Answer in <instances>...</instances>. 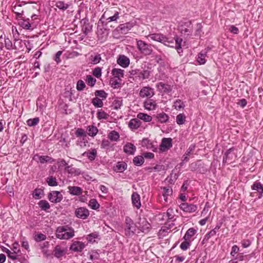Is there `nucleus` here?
Returning <instances> with one entry per match:
<instances>
[{
	"instance_id": "obj_59",
	"label": "nucleus",
	"mask_w": 263,
	"mask_h": 263,
	"mask_svg": "<svg viewBox=\"0 0 263 263\" xmlns=\"http://www.w3.org/2000/svg\"><path fill=\"white\" fill-rule=\"evenodd\" d=\"M190 246V241L184 240V241L181 243L180 247L182 250L185 251L189 248Z\"/></svg>"
},
{
	"instance_id": "obj_15",
	"label": "nucleus",
	"mask_w": 263,
	"mask_h": 263,
	"mask_svg": "<svg viewBox=\"0 0 263 263\" xmlns=\"http://www.w3.org/2000/svg\"><path fill=\"white\" fill-rule=\"evenodd\" d=\"M76 216L83 219H86L89 215L88 210L84 208H80L75 211Z\"/></svg>"
},
{
	"instance_id": "obj_64",
	"label": "nucleus",
	"mask_w": 263,
	"mask_h": 263,
	"mask_svg": "<svg viewBox=\"0 0 263 263\" xmlns=\"http://www.w3.org/2000/svg\"><path fill=\"white\" fill-rule=\"evenodd\" d=\"M92 74L96 77L99 78L101 76V68L100 67L95 68L92 71Z\"/></svg>"
},
{
	"instance_id": "obj_35",
	"label": "nucleus",
	"mask_w": 263,
	"mask_h": 263,
	"mask_svg": "<svg viewBox=\"0 0 263 263\" xmlns=\"http://www.w3.org/2000/svg\"><path fill=\"white\" fill-rule=\"evenodd\" d=\"M137 118L139 120H141L146 122H150L152 120V117L151 116L143 112L138 114Z\"/></svg>"
},
{
	"instance_id": "obj_56",
	"label": "nucleus",
	"mask_w": 263,
	"mask_h": 263,
	"mask_svg": "<svg viewBox=\"0 0 263 263\" xmlns=\"http://www.w3.org/2000/svg\"><path fill=\"white\" fill-rule=\"evenodd\" d=\"M219 226H216L215 229L212 230L205 235V238L207 239H209L211 237L215 236L217 233V231L219 229Z\"/></svg>"
},
{
	"instance_id": "obj_29",
	"label": "nucleus",
	"mask_w": 263,
	"mask_h": 263,
	"mask_svg": "<svg viewBox=\"0 0 263 263\" xmlns=\"http://www.w3.org/2000/svg\"><path fill=\"white\" fill-rule=\"evenodd\" d=\"M21 25L24 29H28V30L33 29V27L35 26V25L34 24V22H31L30 21L29 18H27L26 20H23L21 22Z\"/></svg>"
},
{
	"instance_id": "obj_61",
	"label": "nucleus",
	"mask_w": 263,
	"mask_h": 263,
	"mask_svg": "<svg viewBox=\"0 0 263 263\" xmlns=\"http://www.w3.org/2000/svg\"><path fill=\"white\" fill-rule=\"evenodd\" d=\"M85 87V84L82 80H80L77 82V89L78 91L83 90Z\"/></svg>"
},
{
	"instance_id": "obj_63",
	"label": "nucleus",
	"mask_w": 263,
	"mask_h": 263,
	"mask_svg": "<svg viewBox=\"0 0 263 263\" xmlns=\"http://www.w3.org/2000/svg\"><path fill=\"white\" fill-rule=\"evenodd\" d=\"M46 235L42 233L36 234L34 237L35 240L37 242L44 240L46 239Z\"/></svg>"
},
{
	"instance_id": "obj_17",
	"label": "nucleus",
	"mask_w": 263,
	"mask_h": 263,
	"mask_svg": "<svg viewBox=\"0 0 263 263\" xmlns=\"http://www.w3.org/2000/svg\"><path fill=\"white\" fill-rule=\"evenodd\" d=\"M157 106V103L153 99H147L144 102V107L148 110H154Z\"/></svg>"
},
{
	"instance_id": "obj_36",
	"label": "nucleus",
	"mask_w": 263,
	"mask_h": 263,
	"mask_svg": "<svg viewBox=\"0 0 263 263\" xmlns=\"http://www.w3.org/2000/svg\"><path fill=\"white\" fill-rule=\"evenodd\" d=\"M87 134L91 137L95 136L98 132V129L94 125H89L87 127Z\"/></svg>"
},
{
	"instance_id": "obj_31",
	"label": "nucleus",
	"mask_w": 263,
	"mask_h": 263,
	"mask_svg": "<svg viewBox=\"0 0 263 263\" xmlns=\"http://www.w3.org/2000/svg\"><path fill=\"white\" fill-rule=\"evenodd\" d=\"M66 253V250L60 246H57L54 249V255L57 258H60Z\"/></svg>"
},
{
	"instance_id": "obj_20",
	"label": "nucleus",
	"mask_w": 263,
	"mask_h": 263,
	"mask_svg": "<svg viewBox=\"0 0 263 263\" xmlns=\"http://www.w3.org/2000/svg\"><path fill=\"white\" fill-rule=\"evenodd\" d=\"M128 127L132 130L137 129L141 125V122L138 118L131 119L128 123Z\"/></svg>"
},
{
	"instance_id": "obj_41",
	"label": "nucleus",
	"mask_w": 263,
	"mask_h": 263,
	"mask_svg": "<svg viewBox=\"0 0 263 263\" xmlns=\"http://www.w3.org/2000/svg\"><path fill=\"white\" fill-rule=\"evenodd\" d=\"M55 6L59 9L65 10L69 7V5L65 3L63 1H59L56 3Z\"/></svg>"
},
{
	"instance_id": "obj_54",
	"label": "nucleus",
	"mask_w": 263,
	"mask_h": 263,
	"mask_svg": "<svg viewBox=\"0 0 263 263\" xmlns=\"http://www.w3.org/2000/svg\"><path fill=\"white\" fill-rule=\"evenodd\" d=\"M119 18V13L116 11L112 16H109L106 18V23L111 22H116Z\"/></svg>"
},
{
	"instance_id": "obj_2",
	"label": "nucleus",
	"mask_w": 263,
	"mask_h": 263,
	"mask_svg": "<svg viewBox=\"0 0 263 263\" xmlns=\"http://www.w3.org/2000/svg\"><path fill=\"white\" fill-rule=\"evenodd\" d=\"M125 234L127 236H133L135 232L136 231V226L133 220L129 217L125 218Z\"/></svg>"
},
{
	"instance_id": "obj_46",
	"label": "nucleus",
	"mask_w": 263,
	"mask_h": 263,
	"mask_svg": "<svg viewBox=\"0 0 263 263\" xmlns=\"http://www.w3.org/2000/svg\"><path fill=\"white\" fill-rule=\"evenodd\" d=\"M89 206L93 210H97L99 208L100 204L96 199H91L89 202Z\"/></svg>"
},
{
	"instance_id": "obj_4",
	"label": "nucleus",
	"mask_w": 263,
	"mask_h": 263,
	"mask_svg": "<svg viewBox=\"0 0 263 263\" xmlns=\"http://www.w3.org/2000/svg\"><path fill=\"white\" fill-rule=\"evenodd\" d=\"M137 46L140 52L145 55H150L153 52L152 45L142 40H137Z\"/></svg>"
},
{
	"instance_id": "obj_12",
	"label": "nucleus",
	"mask_w": 263,
	"mask_h": 263,
	"mask_svg": "<svg viewBox=\"0 0 263 263\" xmlns=\"http://www.w3.org/2000/svg\"><path fill=\"white\" fill-rule=\"evenodd\" d=\"M181 36L184 37H187L189 35L192 34V26L191 24L189 25H181L179 28Z\"/></svg>"
},
{
	"instance_id": "obj_5",
	"label": "nucleus",
	"mask_w": 263,
	"mask_h": 263,
	"mask_svg": "<svg viewBox=\"0 0 263 263\" xmlns=\"http://www.w3.org/2000/svg\"><path fill=\"white\" fill-rule=\"evenodd\" d=\"M132 27L133 25L130 23L121 24L114 30L113 34L116 36L119 34H126Z\"/></svg>"
},
{
	"instance_id": "obj_40",
	"label": "nucleus",
	"mask_w": 263,
	"mask_h": 263,
	"mask_svg": "<svg viewBox=\"0 0 263 263\" xmlns=\"http://www.w3.org/2000/svg\"><path fill=\"white\" fill-rule=\"evenodd\" d=\"M108 138L113 141H117L120 137L119 134L118 132L112 130L108 134Z\"/></svg>"
},
{
	"instance_id": "obj_18",
	"label": "nucleus",
	"mask_w": 263,
	"mask_h": 263,
	"mask_svg": "<svg viewBox=\"0 0 263 263\" xmlns=\"http://www.w3.org/2000/svg\"><path fill=\"white\" fill-rule=\"evenodd\" d=\"M129 59L124 55H120L117 59V63L123 68H126L129 64Z\"/></svg>"
},
{
	"instance_id": "obj_7",
	"label": "nucleus",
	"mask_w": 263,
	"mask_h": 263,
	"mask_svg": "<svg viewBox=\"0 0 263 263\" xmlns=\"http://www.w3.org/2000/svg\"><path fill=\"white\" fill-rule=\"evenodd\" d=\"M172 139L163 138L160 145L159 149L161 152H165L172 147Z\"/></svg>"
},
{
	"instance_id": "obj_48",
	"label": "nucleus",
	"mask_w": 263,
	"mask_h": 263,
	"mask_svg": "<svg viewBox=\"0 0 263 263\" xmlns=\"http://www.w3.org/2000/svg\"><path fill=\"white\" fill-rule=\"evenodd\" d=\"M185 116L183 114H179L176 117V122L179 125L183 124L185 121Z\"/></svg>"
},
{
	"instance_id": "obj_58",
	"label": "nucleus",
	"mask_w": 263,
	"mask_h": 263,
	"mask_svg": "<svg viewBox=\"0 0 263 263\" xmlns=\"http://www.w3.org/2000/svg\"><path fill=\"white\" fill-rule=\"evenodd\" d=\"M121 82V81L119 80L112 78L110 80V84L112 87L115 88L119 86Z\"/></svg>"
},
{
	"instance_id": "obj_55",
	"label": "nucleus",
	"mask_w": 263,
	"mask_h": 263,
	"mask_svg": "<svg viewBox=\"0 0 263 263\" xmlns=\"http://www.w3.org/2000/svg\"><path fill=\"white\" fill-rule=\"evenodd\" d=\"M91 63L93 64H97L99 63L101 60V57L100 54H96L93 55H91L90 57Z\"/></svg>"
},
{
	"instance_id": "obj_42",
	"label": "nucleus",
	"mask_w": 263,
	"mask_h": 263,
	"mask_svg": "<svg viewBox=\"0 0 263 263\" xmlns=\"http://www.w3.org/2000/svg\"><path fill=\"white\" fill-rule=\"evenodd\" d=\"M173 106L176 109L180 110L181 108H184L185 105L181 100L178 99L174 102Z\"/></svg>"
},
{
	"instance_id": "obj_60",
	"label": "nucleus",
	"mask_w": 263,
	"mask_h": 263,
	"mask_svg": "<svg viewBox=\"0 0 263 263\" xmlns=\"http://www.w3.org/2000/svg\"><path fill=\"white\" fill-rule=\"evenodd\" d=\"M95 96L97 97H100V98H102V99H106L107 94L104 91V90H96L95 91Z\"/></svg>"
},
{
	"instance_id": "obj_57",
	"label": "nucleus",
	"mask_w": 263,
	"mask_h": 263,
	"mask_svg": "<svg viewBox=\"0 0 263 263\" xmlns=\"http://www.w3.org/2000/svg\"><path fill=\"white\" fill-rule=\"evenodd\" d=\"M163 196L165 198V200H166L165 198L171 195L173 193V191L170 187H164L163 188Z\"/></svg>"
},
{
	"instance_id": "obj_11",
	"label": "nucleus",
	"mask_w": 263,
	"mask_h": 263,
	"mask_svg": "<svg viewBox=\"0 0 263 263\" xmlns=\"http://www.w3.org/2000/svg\"><path fill=\"white\" fill-rule=\"evenodd\" d=\"M4 45H5L4 46L7 50H14V49H16L17 48L16 44L18 42L20 43L18 40L15 39L14 40V43L13 44L12 41L8 37H6V36L4 37Z\"/></svg>"
},
{
	"instance_id": "obj_38",
	"label": "nucleus",
	"mask_w": 263,
	"mask_h": 263,
	"mask_svg": "<svg viewBox=\"0 0 263 263\" xmlns=\"http://www.w3.org/2000/svg\"><path fill=\"white\" fill-rule=\"evenodd\" d=\"M3 252H5L7 254V255L9 258H11L12 260H16L17 259V255L14 252L10 251L8 249L4 247L2 249Z\"/></svg>"
},
{
	"instance_id": "obj_8",
	"label": "nucleus",
	"mask_w": 263,
	"mask_h": 263,
	"mask_svg": "<svg viewBox=\"0 0 263 263\" xmlns=\"http://www.w3.org/2000/svg\"><path fill=\"white\" fill-rule=\"evenodd\" d=\"M48 199L53 203H58L61 202L63 199V195L59 191H52L48 194Z\"/></svg>"
},
{
	"instance_id": "obj_28",
	"label": "nucleus",
	"mask_w": 263,
	"mask_h": 263,
	"mask_svg": "<svg viewBox=\"0 0 263 263\" xmlns=\"http://www.w3.org/2000/svg\"><path fill=\"white\" fill-rule=\"evenodd\" d=\"M165 36L161 33H153L149 34L147 37H149L151 40L163 43L164 41Z\"/></svg>"
},
{
	"instance_id": "obj_47",
	"label": "nucleus",
	"mask_w": 263,
	"mask_h": 263,
	"mask_svg": "<svg viewBox=\"0 0 263 263\" xmlns=\"http://www.w3.org/2000/svg\"><path fill=\"white\" fill-rule=\"evenodd\" d=\"M92 104L96 107H102L103 105V103L100 99L98 97H95L92 100Z\"/></svg>"
},
{
	"instance_id": "obj_19",
	"label": "nucleus",
	"mask_w": 263,
	"mask_h": 263,
	"mask_svg": "<svg viewBox=\"0 0 263 263\" xmlns=\"http://www.w3.org/2000/svg\"><path fill=\"white\" fill-rule=\"evenodd\" d=\"M111 74L114 78L122 81V79L124 77V71L120 68H113Z\"/></svg>"
},
{
	"instance_id": "obj_44",
	"label": "nucleus",
	"mask_w": 263,
	"mask_h": 263,
	"mask_svg": "<svg viewBox=\"0 0 263 263\" xmlns=\"http://www.w3.org/2000/svg\"><path fill=\"white\" fill-rule=\"evenodd\" d=\"M144 161V158L142 156H136L133 159L134 163L137 166L142 165Z\"/></svg>"
},
{
	"instance_id": "obj_33",
	"label": "nucleus",
	"mask_w": 263,
	"mask_h": 263,
	"mask_svg": "<svg viewBox=\"0 0 263 263\" xmlns=\"http://www.w3.org/2000/svg\"><path fill=\"white\" fill-rule=\"evenodd\" d=\"M156 118L160 123H164L168 121L169 117L166 114L161 112L157 115Z\"/></svg>"
},
{
	"instance_id": "obj_43",
	"label": "nucleus",
	"mask_w": 263,
	"mask_h": 263,
	"mask_svg": "<svg viewBox=\"0 0 263 263\" xmlns=\"http://www.w3.org/2000/svg\"><path fill=\"white\" fill-rule=\"evenodd\" d=\"M13 11L17 15L20 16L23 13V10L22 9V5L18 4L16 5L13 7Z\"/></svg>"
},
{
	"instance_id": "obj_53",
	"label": "nucleus",
	"mask_w": 263,
	"mask_h": 263,
	"mask_svg": "<svg viewBox=\"0 0 263 263\" xmlns=\"http://www.w3.org/2000/svg\"><path fill=\"white\" fill-rule=\"evenodd\" d=\"M252 189L256 190L259 193H262L263 192L262 185L258 182H255L253 184Z\"/></svg>"
},
{
	"instance_id": "obj_21",
	"label": "nucleus",
	"mask_w": 263,
	"mask_h": 263,
	"mask_svg": "<svg viewBox=\"0 0 263 263\" xmlns=\"http://www.w3.org/2000/svg\"><path fill=\"white\" fill-rule=\"evenodd\" d=\"M34 159L36 160L38 162L42 164L47 162L51 163L53 161L52 158L48 156H39L38 155H36L34 157Z\"/></svg>"
},
{
	"instance_id": "obj_10",
	"label": "nucleus",
	"mask_w": 263,
	"mask_h": 263,
	"mask_svg": "<svg viewBox=\"0 0 263 263\" xmlns=\"http://www.w3.org/2000/svg\"><path fill=\"white\" fill-rule=\"evenodd\" d=\"M154 95L155 91L154 89L148 86L143 87L139 92V95L142 98H151Z\"/></svg>"
},
{
	"instance_id": "obj_45",
	"label": "nucleus",
	"mask_w": 263,
	"mask_h": 263,
	"mask_svg": "<svg viewBox=\"0 0 263 263\" xmlns=\"http://www.w3.org/2000/svg\"><path fill=\"white\" fill-rule=\"evenodd\" d=\"M99 236L98 233L94 232L88 235L86 239L89 242L93 243L96 241L95 239L98 238Z\"/></svg>"
},
{
	"instance_id": "obj_3",
	"label": "nucleus",
	"mask_w": 263,
	"mask_h": 263,
	"mask_svg": "<svg viewBox=\"0 0 263 263\" xmlns=\"http://www.w3.org/2000/svg\"><path fill=\"white\" fill-rule=\"evenodd\" d=\"M164 40V41L163 42V44L170 47H175L178 53H180L179 50L181 48V43L182 42V39L181 38H180L178 36H176L175 37V42H174L173 39H168L165 36V39Z\"/></svg>"
},
{
	"instance_id": "obj_50",
	"label": "nucleus",
	"mask_w": 263,
	"mask_h": 263,
	"mask_svg": "<svg viewBox=\"0 0 263 263\" xmlns=\"http://www.w3.org/2000/svg\"><path fill=\"white\" fill-rule=\"evenodd\" d=\"M47 182L49 186H54L58 185L55 177L50 176L47 178Z\"/></svg>"
},
{
	"instance_id": "obj_49",
	"label": "nucleus",
	"mask_w": 263,
	"mask_h": 263,
	"mask_svg": "<svg viewBox=\"0 0 263 263\" xmlns=\"http://www.w3.org/2000/svg\"><path fill=\"white\" fill-rule=\"evenodd\" d=\"M109 115L102 110H99L97 112V118L99 120L107 119Z\"/></svg>"
},
{
	"instance_id": "obj_16",
	"label": "nucleus",
	"mask_w": 263,
	"mask_h": 263,
	"mask_svg": "<svg viewBox=\"0 0 263 263\" xmlns=\"http://www.w3.org/2000/svg\"><path fill=\"white\" fill-rule=\"evenodd\" d=\"M85 247L84 243L81 241H74L71 245L70 249L74 252H81Z\"/></svg>"
},
{
	"instance_id": "obj_6",
	"label": "nucleus",
	"mask_w": 263,
	"mask_h": 263,
	"mask_svg": "<svg viewBox=\"0 0 263 263\" xmlns=\"http://www.w3.org/2000/svg\"><path fill=\"white\" fill-rule=\"evenodd\" d=\"M234 151V148H231L226 152L223 158V163H230L234 161L236 158V155L233 152Z\"/></svg>"
},
{
	"instance_id": "obj_22",
	"label": "nucleus",
	"mask_w": 263,
	"mask_h": 263,
	"mask_svg": "<svg viewBox=\"0 0 263 263\" xmlns=\"http://www.w3.org/2000/svg\"><path fill=\"white\" fill-rule=\"evenodd\" d=\"M208 53V50L205 49L201 50L198 54L197 57V62L199 65L204 64L206 62L205 57Z\"/></svg>"
},
{
	"instance_id": "obj_32",
	"label": "nucleus",
	"mask_w": 263,
	"mask_h": 263,
	"mask_svg": "<svg viewBox=\"0 0 263 263\" xmlns=\"http://www.w3.org/2000/svg\"><path fill=\"white\" fill-rule=\"evenodd\" d=\"M65 170L68 174L71 175H79L81 174V171L80 169L76 168L73 167L72 165H67L65 168Z\"/></svg>"
},
{
	"instance_id": "obj_62",
	"label": "nucleus",
	"mask_w": 263,
	"mask_h": 263,
	"mask_svg": "<svg viewBox=\"0 0 263 263\" xmlns=\"http://www.w3.org/2000/svg\"><path fill=\"white\" fill-rule=\"evenodd\" d=\"M149 76V72L147 70L139 72V77L142 79H147Z\"/></svg>"
},
{
	"instance_id": "obj_30",
	"label": "nucleus",
	"mask_w": 263,
	"mask_h": 263,
	"mask_svg": "<svg viewBox=\"0 0 263 263\" xmlns=\"http://www.w3.org/2000/svg\"><path fill=\"white\" fill-rule=\"evenodd\" d=\"M97 34L98 39L101 41V42H103L106 41L107 37L108 32L105 29L103 30L101 28L98 29Z\"/></svg>"
},
{
	"instance_id": "obj_23",
	"label": "nucleus",
	"mask_w": 263,
	"mask_h": 263,
	"mask_svg": "<svg viewBox=\"0 0 263 263\" xmlns=\"http://www.w3.org/2000/svg\"><path fill=\"white\" fill-rule=\"evenodd\" d=\"M68 189V192L72 195L80 196L83 192L82 189L79 186H69Z\"/></svg>"
},
{
	"instance_id": "obj_37",
	"label": "nucleus",
	"mask_w": 263,
	"mask_h": 263,
	"mask_svg": "<svg viewBox=\"0 0 263 263\" xmlns=\"http://www.w3.org/2000/svg\"><path fill=\"white\" fill-rule=\"evenodd\" d=\"M127 167V164L124 162H118L115 166V170L118 172H123Z\"/></svg>"
},
{
	"instance_id": "obj_24",
	"label": "nucleus",
	"mask_w": 263,
	"mask_h": 263,
	"mask_svg": "<svg viewBox=\"0 0 263 263\" xmlns=\"http://www.w3.org/2000/svg\"><path fill=\"white\" fill-rule=\"evenodd\" d=\"M97 155V151L95 148H91L90 150L85 152L83 153L82 156L86 157L90 161H93L95 159Z\"/></svg>"
},
{
	"instance_id": "obj_52",
	"label": "nucleus",
	"mask_w": 263,
	"mask_h": 263,
	"mask_svg": "<svg viewBox=\"0 0 263 263\" xmlns=\"http://www.w3.org/2000/svg\"><path fill=\"white\" fill-rule=\"evenodd\" d=\"M86 82L89 86H93L96 82V79L93 78L91 75H87L86 77Z\"/></svg>"
},
{
	"instance_id": "obj_1",
	"label": "nucleus",
	"mask_w": 263,
	"mask_h": 263,
	"mask_svg": "<svg viewBox=\"0 0 263 263\" xmlns=\"http://www.w3.org/2000/svg\"><path fill=\"white\" fill-rule=\"evenodd\" d=\"M55 234L57 237L60 239L67 240L74 236V230L68 225L60 226L57 228Z\"/></svg>"
},
{
	"instance_id": "obj_27",
	"label": "nucleus",
	"mask_w": 263,
	"mask_h": 263,
	"mask_svg": "<svg viewBox=\"0 0 263 263\" xmlns=\"http://www.w3.org/2000/svg\"><path fill=\"white\" fill-rule=\"evenodd\" d=\"M132 200L134 206L137 209H139L141 206L140 197L139 195L136 193L134 192L132 195Z\"/></svg>"
},
{
	"instance_id": "obj_9",
	"label": "nucleus",
	"mask_w": 263,
	"mask_h": 263,
	"mask_svg": "<svg viewBox=\"0 0 263 263\" xmlns=\"http://www.w3.org/2000/svg\"><path fill=\"white\" fill-rule=\"evenodd\" d=\"M173 86L163 82H159L157 84L156 87L158 91L164 93H170L173 89Z\"/></svg>"
},
{
	"instance_id": "obj_25",
	"label": "nucleus",
	"mask_w": 263,
	"mask_h": 263,
	"mask_svg": "<svg viewBox=\"0 0 263 263\" xmlns=\"http://www.w3.org/2000/svg\"><path fill=\"white\" fill-rule=\"evenodd\" d=\"M141 145L142 147H146L147 149H151L153 151H156V147L153 145L152 142L147 138L143 139Z\"/></svg>"
},
{
	"instance_id": "obj_13",
	"label": "nucleus",
	"mask_w": 263,
	"mask_h": 263,
	"mask_svg": "<svg viewBox=\"0 0 263 263\" xmlns=\"http://www.w3.org/2000/svg\"><path fill=\"white\" fill-rule=\"evenodd\" d=\"M137 227L141 231L146 233L149 231L151 225L145 219L140 218Z\"/></svg>"
},
{
	"instance_id": "obj_14",
	"label": "nucleus",
	"mask_w": 263,
	"mask_h": 263,
	"mask_svg": "<svg viewBox=\"0 0 263 263\" xmlns=\"http://www.w3.org/2000/svg\"><path fill=\"white\" fill-rule=\"evenodd\" d=\"M180 208L185 212L193 213L197 210V206L195 204L184 202L180 204Z\"/></svg>"
},
{
	"instance_id": "obj_51",
	"label": "nucleus",
	"mask_w": 263,
	"mask_h": 263,
	"mask_svg": "<svg viewBox=\"0 0 263 263\" xmlns=\"http://www.w3.org/2000/svg\"><path fill=\"white\" fill-rule=\"evenodd\" d=\"M40 119L38 117L33 119H29L27 121V124L29 126H34L39 122Z\"/></svg>"
},
{
	"instance_id": "obj_26",
	"label": "nucleus",
	"mask_w": 263,
	"mask_h": 263,
	"mask_svg": "<svg viewBox=\"0 0 263 263\" xmlns=\"http://www.w3.org/2000/svg\"><path fill=\"white\" fill-rule=\"evenodd\" d=\"M136 150V146L131 143H126L123 147L124 152L128 155H134Z\"/></svg>"
},
{
	"instance_id": "obj_34",
	"label": "nucleus",
	"mask_w": 263,
	"mask_h": 263,
	"mask_svg": "<svg viewBox=\"0 0 263 263\" xmlns=\"http://www.w3.org/2000/svg\"><path fill=\"white\" fill-rule=\"evenodd\" d=\"M197 231L194 228H190L185 233L183 238L190 241L191 238L196 234Z\"/></svg>"
},
{
	"instance_id": "obj_39",
	"label": "nucleus",
	"mask_w": 263,
	"mask_h": 263,
	"mask_svg": "<svg viewBox=\"0 0 263 263\" xmlns=\"http://www.w3.org/2000/svg\"><path fill=\"white\" fill-rule=\"evenodd\" d=\"M38 204L41 210L43 211H46L50 208L49 203L46 200H42L39 201Z\"/></svg>"
}]
</instances>
